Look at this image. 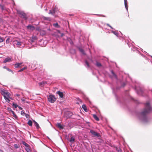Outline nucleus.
Returning <instances> with one entry per match:
<instances>
[{"label": "nucleus", "instance_id": "obj_4", "mask_svg": "<svg viewBox=\"0 0 152 152\" xmlns=\"http://www.w3.org/2000/svg\"><path fill=\"white\" fill-rule=\"evenodd\" d=\"M90 132L94 136H96L97 137H99L100 136L99 133L96 132L94 130H91L90 131Z\"/></svg>", "mask_w": 152, "mask_h": 152}, {"label": "nucleus", "instance_id": "obj_17", "mask_svg": "<svg viewBox=\"0 0 152 152\" xmlns=\"http://www.w3.org/2000/svg\"><path fill=\"white\" fill-rule=\"evenodd\" d=\"M53 26H54L55 27H56V28H58L60 27V26L58 25V23H55L53 24Z\"/></svg>", "mask_w": 152, "mask_h": 152}, {"label": "nucleus", "instance_id": "obj_42", "mask_svg": "<svg viewBox=\"0 0 152 152\" xmlns=\"http://www.w3.org/2000/svg\"><path fill=\"white\" fill-rule=\"evenodd\" d=\"M56 10V8H54V9H53V13H54V14L55 13Z\"/></svg>", "mask_w": 152, "mask_h": 152}, {"label": "nucleus", "instance_id": "obj_7", "mask_svg": "<svg viewBox=\"0 0 152 152\" xmlns=\"http://www.w3.org/2000/svg\"><path fill=\"white\" fill-rule=\"evenodd\" d=\"M0 8L2 11L7 10V9L4 5L3 4H0Z\"/></svg>", "mask_w": 152, "mask_h": 152}, {"label": "nucleus", "instance_id": "obj_8", "mask_svg": "<svg viewBox=\"0 0 152 152\" xmlns=\"http://www.w3.org/2000/svg\"><path fill=\"white\" fill-rule=\"evenodd\" d=\"M57 94H58L60 97L61 98H63V94L62 92H60V91H58L57 92Z\"/></svg>", "mask_w": 152, "mask_h": 152}, {"label": "nucleus", "instance_id": "obj_31", "mask_svg": "<svg viewBox=\"0 0 152 152\" xmlns=\"http://www.w3.org/2000/svg\"><path fill=\"white\" fill-rule=\"evenodd\" d=\"M6 42L7 43H9L10 42V39L7 38L6 40Z\"/></svg>", "mask_w": 152, "mask_h": 152}, {"label": "nucleus", "instance_id": "obj_54", "mask_svg": "<svg viewBox=\"0 0 152 152\" xmlns=\"http://www.w3.org/2000/svg\"><path fill=\"white\" fill-rule=\"evenodd\" d=\"M9 109L8 110H11V109L10 108H9Z\"/></svg>", "mask_w": 152, "mask_h": 152}, {"label": "nucleus", "instance_id": "obj_13", "mask_svg": "<svg viewBox=\"0 0 152 152\" xmlns=\"http://www.w3.org/2000/svg\"><path fill=\"white\" fill-rule=\"evenodd\" d=\"M82 108L86 112H87V108L85 104H83L82 105Z\"/></svg>", "mask_w": 152, "mask_h": 152}, {"label": "nucleus", "instance_id": "obj_18", "mask_svg": "<svg viewBox=\"0 0 152 152\" xmlns=\"http://www.w3.org/2000/svg\"><path fill=\"white\" fill-rule=\"evenodd\" d=\"M25 149L27 152H31V150L29 146L26 147Z\"/></svg>", "mask_w": 152, "mask_h": 152}, {"label": "nucleus", "instance_id": "obj_40", "mask_svg": "<svg viewBox=\"0 0 152 152\" xmlns=\"http://www.w3.org/2000/svg\"><path fill=\"white\" fill-rule=\"evenodd\" d=\"M32 39H34V40L36 39H37V37H36L35 36H34L32 37Z\"/></svg>", "mask_w": 152, "mask_h": 152}, {"label": "nucleus", "instance_id": "obj_51", "mask_svg": "<svg viewBox=\"0 0 152 152\" xmlns=\"http://www.w3.org/2000/svg\"><path fill=\"white\" fill-rule=\"evenodd\" d=\"M67 113H68V114H71V112H69Z\"/></svg>", "mask_w": 152, "mask_h": 152}, {"label": "nucleus", "instance_id": "obj_49", "mask_svg": "<svg viewBox=\"0 0 152 152\" xmlns=\"http://www.w3.org/2000/svg\"><path fill=\"white\" fill-rule=\"evenodd\" d=\"M0 152H4V151L1 149H0Z\"/></svg>", "mask_w": 152, "mask_h": 152}, {"label": "nucleus", "instance_id": "obj_10", "mask_svg": "<svg viewBox=\"0 0 152 152\" xmlns=\"http://www.w3.org/2000/svg\"><path fill=\"white\" fill-rule=\"evenodd\" d=\"M57 126L58 127L61 129H64L63 127L61 125V124L60 123H58L57 124Z\"/></svg>", "mask_w": 152, "mask_h": 152}, {"label": "nucleus", "instance_id": "obj_22", "mask_svg": "<svg viewBox=\"0 0 152 152\" xmlns=\"http://www.w3.org/2000/svg\"><path fill=\"white\" fill-rule=\"evenodd\" d=\"M43 19L45 20H48L49 21H50L51 20L50 18L48 17H44L43 18Z\"/></svg>", "mask_w": 152, "mask_h": 152}, {"label": "nucleus", "instance_id": "obj_33", "mask_svg": "<svg viewBox=\"0 0 152 152\" xmlns=\"http://www.w3.org/2000/svg\"><path fill=\"white\" fill-rule=\"evenodd\" d=\"M49 14H52V15H54V13H53V11H52L51 10H50L49 11Z\"/></svg>", "mask_w": 152, "mask_h": 152}, {"label": "nucleus", "instance_id": "obj_2", "mask_svg": "<svg viewBox=\"0 0 152 152\" xmlns=\"http://www.w3.org/2000/svg\"><path fill=\"white\" fill-rule=\"evenodd\" d=\"M17 13L22 18H23L25 20L27 19V17L26 15L24 12L20 10H17Z\"/></svg>", "mask_w": 152, "mask_h": 152}, {"label": "nucleus", "instance_id": "obj_47", "mask_svg": "<svg viewBox=\"0 0 152 152\" xmlns=\"http://www.w3.org/2000/svg\"><path fill=\"white\" fill-rule=\"evenodd\" d=\"M70 43L71 44H73V42L72 41H71L70 42Z\"/></svg>", "mask_w": 152, "mask_h": 152}, {"label": "nucleus", "instance_id": "obj_46", "mask_svg": "<svg viewBox=\"0 0 152 152\" xmlns=\"http://www.w3.org/2000/svg\"><path fill=\"white\" fill-rule=\"evenodd\" d=\"M12 111V113L13 115H14V114H15V112H14L12 110V111Z\"/></svg>", "mask_w": 152, "mask_h": 152}, {"label": "nucleus", "instance_id": "obj_27", "mask_svg": "<svg viewBox=\"0 0 152 152\" xmlns=\"http://www.w3.org/2000/svg\"><path fill=\"white\" fill-rule=\"evenodd\" d=\"M23 145L26 146V147H28V146H29V145L26 142H23Z\"/></svg>", "mask_w": 152, "mask_h": 152}, {"label": "nucleus", "instance_id": "obj_30", "mask_svg": "<svg viewBox=\"0 0 152 152\" xmlns=\"http://www.w3.org/2000/svg\"><path fill=\"white\" fill-rule=\"evenodd\" d=\"M79 50L80 52H81L83 54H84V50L83 49H81V48H80Z\"/></svg>", "mask_w": 152, "mask_h": 152}, {"label": "nucleus", "instance_id": "obj_15", "mask_svg": "<svg viewBox=\"0 0 152 152\" xmlns=\"http://www.w3.org/2000/svg\"><path fill=\"white\" fill-rule=\"evenodd\" d=\"M93 117L97 121H99V118L95 114L93 115Z\"/></svg>", "mask_w": 152, "mask_h": 152}, {"label": "nucleus", "instance_id": "obj_35", "mask_svg": "<svg viewBox=\"0 0 152 152\" xmlns=\"http://www.w3.org/2000/svg\"><path fill=\"white\" fill-rule=\"evenodd\" d=\"M14 147L16 148H19L18 145L17 144H15L14 145Z\"/></svg>", "mask_w": 152, "mask_h": 152}, {"label": "nucleus", "instance_id": "obj_25", "mask_svg": "<svg viewBox=\"0 0 152 152\" xmlns=\"http://www.w3.org/2000/svg\"><path fill=\"white\" fill-rule=\"evenodd\" d=\"M5 93H6V92L4 91H1V94L3 96H4L5 95Z\"/></svg>", "mask_w": 152, "mask_h": 152}, {"label": "nucleus", "instance_id": "obj_9", "mask_svg": "<svg viewBox=\"0 0 152 152\" xmlns=\"http://www.w3.org/2000/svg\"><path fill=\"white\" fill-rule=\"evenodd\" d=\"M14 43L19 46H20L21 45V42H19L17 40H16L14 41Z\"/></svg>", "mask_w": 152, "mask_h": 152}, {"label": "nucleus", "instance_id": "obj_45", "mask_svg": "<svg viewBox=\"0 0 152 152\" xmlns=\"http://www.w3.org/2000/svg\"><path fill=\"white\" fill-rule=\"evenodd\" d=\"M18 107L20 110H22L23 109L22 108L20 107Z\"/></svg>", "mask_w": 152, "mask_h": 152}, {"label": "nucleus", "instance_id": "obj_24", "mask_svg": "<svg viewBox=\"0 0 152 152\" xmlns=\"http://www.w3.org/2000/svg\"><path fill=\"white\" fill-rule=\"evenodd\" d=\"M5 96H7L8 97H10V94L8 92L6 91Z\"/></svg>", "mask_w": 152, "mask_h": 152}, {"label": "nucleus", "instance_id": "obj_53", "mask_svg": "<svg viewBox=\"0 0 152 152\" xmlns=\"http://www.w3.org/2000/svg\"><path fill=\"white\" fill-rule=\"evenodd\" d=\"M63 35H64V34H61V37L63 36Z\"/></svg>", "mask_w": 152, "mask_h": 152}, {"label": "nucleus", "instance_id": "obj_12", "mask_svg": "<svg viewBox=\"0 0 152 152\" xmlns=\"http://www.w3.org/2000/svg\"><path fill=\"white\" fill-rule=\"evenodd\" d=\"M22 64V63H17L15 64V68H18L20 67V66Z\"/></svg>", "mask_w": 152, "mask_h": 152}, {"label": "nucleus", "instance_id": "obj_1", "mask_svg": "<svg viewBox=\"0 0 152 152\" xmlns=\"http://www.w3.org/2000/svg\"><path fill=\"white\" fill-rule=\"evenodd\" d=\"M145 108L141 113V115L143 116H144L150 112L151 110V108L149 103L147 102L145 104Z\"/></svg>", "mask_w": 152, "mask_h": 152}, {"label": "nucleus", "instance_id": "obj_26", "mask_svg": "<svg viewBox=\"0 0 152 152\" xmlns=\"http://www.w3.org/2000/svg\"><path fill=\"white\" fill-rule=\"evenodd\" d=\"M26 69V67H24L21 69L20 70L18 71V72H22L24 70Z\"/></svg>", "mask_w": 152, "mask_h": 152}, {"label": "nucleus", "instance_id": "obj_20", "mask_svg": "<svg viewBox=\"0 0 152 152\" xmlns=\"http://www.w3.org/2000/svg\"><path fill=\"white\" fill-rule=\"evenodd\" d=\"M111 73L112 74L113 76L115 77V78H117V76L115 75V74L114 73V72L113 71H111Z\"/></svg>", "mask_w": 152, "mask_h": 152}, {"label": "nucleus", "instance_id": "obj_3", "mask_svg": "<svg viewBox=\"0 0 152 152\" xmlns=\"http://www.w3.org/2000/svg\"><path fill=\"white\" fill-rule=\"evenodd\" d=\"M48 101L51 103H54L56 100L55 96L53 95H50L48 97Z\"/></svg>", "mask_w": 152, "mask_h": 152}, {"label": "nucleus", "instance_id": "obj_50", "mask_svg": "<svg viewBox=\"0 0 152 152\" xmlns=\"http://www.w3.org/2000/svg\"><path fill=\"white\" fill-rule=\"evenodd\" d=\"M14 116L15 117H17V116L15 114H14Z\"/></svg>", "mask_w": 152, "mask_h": 152}, {"label": "nucleus", "instance_id": "obj_23", "mask_svg": "<svg viewBox=\"0 0 152 152\" xmlns=\"http://www.w3.org/2000/svg\"><path fill=\"white\" fill-rule=\"evenodd\" d=\"M34 122H35V126H36L37 129H38L39 127V126L37 122H36L35 121H34Z\"/></svg>", "mask_w": 152, "mask_h": 152}, {"label": "nucleus", "instance_id": "obj_34", "mask_svg": "<svg viewBox=\"0 0 152 152\" xmlns=\"http://www.w3.org/2000/svg\"><path fill=\"white\" fill-rule=\"evenodd\" d=\"M25 116H26V117L27 118H29V115L28 114H25Z\"/></svg>", "mask_w": 152, "mask_h": 152}, {"label": "nucleus", "instance_id": "obj_21", "mask_svg": "<svg viewBox=\"0 0 152 152\" xmlns=\"http://www.w3.org/2000/svg\"><path fill=\"white\" fill-rule=\"evenodd\" d=\"M96 65L97 66L99 67L101 66L102 65L100 63L98 62H96Z\"/></svg>", "mask_w": 152, "mask_h": 152}, {"label": "nucleus", "instance_id": "obj_14", "mask_svg": "<svg viewBox=\"0 0 152 152\" xmlns=\"http://www.w3.org/2000/svg\"><path fill=\"white\" fill-rule=\"evenodd\" d=\"M4 96V99L7 101V102H10V99H9V98L10 97H8L7 96H6L5 95L4 96Z\"/></svg>", "mask_w": 152, "mask_h": 152}, {"label": "nucleus", "instance_id": "obj_48", "mask_svg": "<svg viewBox=\"0 0 152 152\" xmlns=\"http://www.w3.org/2000/svg\"><path fill=\"white\" fill-rule=\"evenodd\" d=\"M4 68L7 69V68L6 66H4Z\"/></svg>", "mask_w": 152, "mask_h": 152}, {"label": "nucleus", "instance_id": "obj_32", "mask_svg": "<svg viewBox=\"0 0 152 152\" xmlns=\"http://www.w3.org/2000/svg\"><path fill=\"white\" fill-rule=\"evenodd\" d=\"M4 41V39L3 38L0 37V42H2Z\"/></svg>", "mask_w": 152, "mask_h": 152}, {"label": "nucleus", "instance_id": "obj_5", "mask_svg": "<svg viewBox=\"0 0 152 152\" xmlns=\"http://www.w3.org/2000/svg\"><path fill=\"white\" fill-rule=\"evenodd\" d=\"M12 61L11 58L9 57L6 58L3 61L4 63H5L7 62H11Z\"/></svg>", "mask_w": 152, "mask_h": 152}, {"label": "nucleus", "instance_id": "obj_19", "mask_svg": "<svg viewBox=\"0 0 152 152\" xmlns=\"http://www.w3.org/2000/svg\"><path fill=\"white\" fill-rule=\"evenodd\" d=\"M28 125L32 126V122L31 120H29L27 123Z\"/></svg>", "mask_w": 152, "mask_h": 152}, {"label": "nucleus", "instance_id": "obj_11", "mask_svg": "<svg viewBox=\"0 0 152 152\" xmlns=\"http://www.w3.org/2000/svg\"><path fill=\"white\" fill-rule=\"evenodd\" d=\"M75 138L74 137H72L70 140H69V141L72 143H73L75 141Z\"/></svg>", "mask_w": 152, "mask_h": 152}, {"label": "nucleus", "instance_id": "obj_38", "mask_svg": "<svg viewBox=\"0 0 152 152\" xmlns=\"http://www.w3.org/2000/svg\"><path fill=\"white\" fill-rule=\"evenodd\" d=\"M7 69L9 71V72H12V73H13V72L10 69H8V68H7Z\"/></svg>", "mask_w": 152, "mask_h": 152}, {"label": "nucleus", "instance_id": "obj_43", "mask_svg": "<svg viewBox=\"0 0 152 152\" xmlns=\"http://www.w3.org/2000/svg\"><path fill=\"white\" fill-rule=\"evenodd\" d=\"M100 15L102 17H105V16H104V15Z\"/></svg>", "mask_w": 152, "mask_h": 152}, {"label": "nucleus", "instance_id": "obj_29", "mask_svg": "<svg viewBox=\"0 0 152 152\" xmlns=\"http://www.w3.org/2000/svg\"><path fill=\"white\" fill-rule=\"evenodd\" d=\"M85 63L86 64V65H87V66L88 67H90L89 64L87 61H85Z\"/></svg>", "mask_w": 152, "mask_h": 152}, {"label": "nucleus", "instance_id": "obj_41", "mask_svg": "<svg viewBox=\"0 0 152 152\" xmlns=\"http://www.w3.org/2000/svg\"><path fill=\"white\" fill-rule=\"evenodd\" d=\"M38 84H39V86H42V85H43L42 83V82H40V83H38Z\"/></svg>", "mask_w": 152, "mask_h": 152}, {"label": "nucleus", "instance_id": "obj_6", "mask_svg": "<svg viewBox=\"0 0 152 152\" xmlns=\"http://www.w3.org/2000/svg\"><path fill=\"white\" fill-rule=\"evenodd\" d=\"M27 27L28 29L31 30L32 31L34 30L35 29L34 27L32 26L28 25L27 26Z\"/></svg>", "mask_w": 152, "mask_h": 152}, {"label": "nucleus", "instance_id": "obj_39", "mask_svg": "<svg viewBox=\"0 0 152 152\" xmlns=\"http://www.w3.org/2000/svg\"><path fill=\"white\" fill-rule=\"evenodd\" d=\"M42 84H43V86L44 85H45V84H47V82L46 81L42 82Z\"/></svg>", "mask_w": 152, "mask_h": 152}, {"label": "nucleus", "instance_id": "obj_37", "mask_svg": "<svg viewBox=\"0 0 152 152\" xmlns=\"http://www.w3.org/2000/svg\"><path fill=\"white\" fill-rule=\"evenodd\" d=\"M21 115H24L25 114V113L24 112L21 111Z\"/></svg>", "mask_w": 152, "mask_h": 152}, {"label": "nucleus", "instance_id": "obj_36", "mask_svg": "<svg viewBox=\"0 0 152 152\" xmlns=\"http://www.w3.org/2000/svg\"><path fill=\"white\" fill-rule=\"evenodd\" d=\"M107 25L109 27H110L112 29H113V28L110 25V24H109L108 23H107Z\"/></svg>", "mask_w": 152, "mask_h": 152}, {"label": "nucleus", "instance_id": "obj_44", "mask_svg": "<svg viewBox=\"0 0 152 152\" xmlns=\"http://www.w3.org/2000/svg\"><path fill=\"white\" fill-rule=\"evenodd\" d=\"M111 32L112 33L114 34H115V32L113 31H111Z\"/></svg>", "mask_w": 152, "mask_h": 152}, {"label": "nucleus", "instance_id": "obj_16", "mask_svg": "<svg viewBox=\"0 0 152 152\" xmlns=\"http://www.w3.org/2000/svg\"><path fill=\"white\" fill-rule=\"evenodd\" d=\"M124 4L126 9L127 10L128 6L127 4V0H124Z\"/></svg>", "mask_w": 152, "mask_h": 152}, {"label": "nucleus", "instance_id": "obj_52", "mask_svg": "<svg viewBox=\"0 0 152 152\" xmlns=\"http://www.w3.org/2000/svg\"><path fill=\"white\" fill-rule=\"evenodd\" d=\"M16 95L18 96H20V95L19 94H16Z\"/></svg>", "mask_w": 152, "mask_h": 152}, {"label": "nucleus", "instance_id": "obj_28", "mask_svg": "<svg viewBox=\"0 0 152 152\" xmlns=\"http://www.w3.org/2000/svg\"><path fill=\"white\" fill-rule=\"evenodd\" d=\"M12 106L13 107H14L15 108H16L18 106L15 103H13L12 104Z\"/></svg>", "mask_w": 152, "mask_h": 152}]
</instances>
